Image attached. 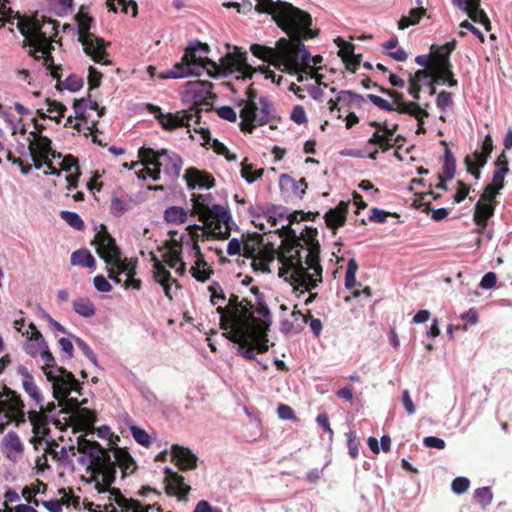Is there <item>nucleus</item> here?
Here are the masks:
<instances>
[{
    "instance_id": "nucleus-1",
    "label": "nucleus",
    "mask_w": 512,
    "mask_h": 512,
    "mask_svg": "<svg viewBox=\"0 0 512 512\" xmlns=\"http://www.w3.org/2000/svg\"><path fill=\"white\" fill-rule=\"evenodd\" d=\"M255 9L260 13L272 16L277 25L289 38H280L275 46L252 44L251 53L264 62H268L281 72L297 75V81H305L307 69L323 61L322 56H311L303 44V40L313 39L318 30L311 28L312 18L307 12L288 2L272 0H256Z\"/></svg>"
},
{
    "instance_id": "nucleus-2",
    "label": "nucleus",
    "mask_w": 512,
    "mask_h": 512,
    "mask_svg": "<svg viewBox=\"0 0 512 512\" xmlns=\"http://www.w3.org/2000/svg\"><path fill=\"white\" fill-rule=\"evenodd\" d=\"M78 453L83 454L79 462L87 465V480L94 484L99 494H106L108 503L104 504L105 512H149L154 505H142L139 501L128 499L119 490L110 489L115 480L116 469L119 468L122 477L131 475L137 470V464L125 448L113 447L109 451L99 443L89 441L81 436L77 438V447H62V458H69Z\"/></svg>"
},
{
    "instance_id": "nucleus-3",
    "label": "nucleus",
    "mask_w": 512,
    "mask_h": 512,
    "mask_svg": "<svg viewBox=\"0 0 512 512\" xmlns=\"http://www.w3.org/2000/svg\"><path fill=\"white\" fill-rule=\"evenodd\" d=\"M251 291L256 295L255 303L239 300L232 294L226 306L216 308L225 337L238 344L239 355L248 360H254L257 353L268 351L267 332L272 322L269 309L258 296V289L254 287Z\"/></svg>"
},
{
    "instance_id": "nucleus-4",
    "label": "nucleus",
    "mask_w": 512,
    "mask_h": 512,
    "mask_svg": "<svg viewBox=\"0 0 512 512\" xmlns=\"http://www.w3.org/2000/svg\"><path fill=\"white\" fill-rule=\"evenodd\" d=\"M227 52L220 59V63L206 57L209 52V46L205 43H191L185 50L184 56L180 63L167 73L169 78H183L190 75L199 76L203 71H207L209 75L216 77L219 75L234 76L236 79H251L254 73L260 72L266 79H271L273 83L279 85L282 75H276L274 71L268 67L253 69L247 63V53L241 51L237 46L226 44Z\"/></svg>"
},
{
    "instance_id": "nucleus-5",
    "label": "nucleus",
    "mask_w": 512,
    "mask_h": 512,
    "mask_svg": "<svg viewBox=\"0 0 512 512\" xmlns=\"http://www.w3.org/2000/svg\"><path fill=\"white\" fill-rule=\"evenodd\" d=\"M320 245L317 240L308 236L285 245L280 253L279 276L290 281L294 290L301 293L309 292L305 305L311 304L317 293L311 291L322 282V267L319 263Z\"/></svg>"
},
{
    "instance_id": "nucleus-6",
    "label": "nucleus",
    "mask_w": 512,
    "mask_h": 512,
    "mask_svg": "<svg viewBox=\"0 0 512 512\" xmlns=\"http://www.w3.org/2000/svg\"><path fill=\"white\" fill-rule=\"evenodd\" d=\"M29 329L24 332V351L32 358L40 357L41 369L52 384L54 398L59 401L60 406L65 405V408L70 410L67 413H76L80 403L76 397L69 396L73 392L79 393L80 383L71 372L56 364L47 342L33 323L29 324Z\"/></svg>"
},
{
    "instance_id": "nucleus-7",
    "label": "nucleus",
    "mask_w": 512,
    "mask_h": 512,
    "mask_svg": "<svg viewBox=\"0 0 512 512\" xmlns=\"http://www.w3.org/2000/svg\"><path fill=\"white\" fill-rule=\"evenodd\" d=\"M17 27L24 36L23 47H29V55L35 59L43 58L44 65L50 70L53 78L59 79V68L54 65L50 56L52 39L57 35V23L54 20L21 19Z\"/></svg>"
},
{
    "instance_id": "nucleus-8",
    "label": "nucleus",
    "mask_w": 512,
    "mask_h": 512,
    "mask_svg": "<svg viewBox=\"0 0 512 512\" xmlns=\"http://www.w3.org/2000/svg\"><path fill=\"white\" fill-rule=\"evenodd\" d=\"M92 245L96 247V252L107 265L108 277L117 284L122 281L119 278L121 274L126 276L123 286L125 288H133L140 290L141 280L134 278L136 274V260L122 258L120 248L116 245L114 238L107 232L105 228L96 233Z\"/></svg>"
},
{
    "instance_id": "nucleus-9",
    "label": "nucleus",
    "mask_w": 512,
    "mask_h": 512,
    "mask_svg": "<svg viewBox=\"0 0 512 512\" xmlns=\"http://www.w3.org/2000/svg\"><path fill=\"white\" fill-rule=\"evenodd\" d=\"M210 89L211 84L203 81L189 82L186 85L184 97L186 100H191L193 102L195 108L194 116L197 118L196 122H199L200 113L202 111H210L212 108V104L208 100ZM155 110L156 118L165 130H173L178 127L189 126V121L193 117V114L187 115L184 112L164 114L159 108H155Z\"/></svg>"
},
{
    "instance_id": "nucleus-10",
    "label": "nucleus",
    "mask_w": 512,
    "mask_h": 512,
    "mask_svg": "<svg viewBox=\"0 0 512 512\" xmlns=\"http://www.w3.org/2000/svg\"><path fill=\"white\" fill-rule=\"evenodd\" d=\"M139 157L143 168L137 173L138 178L150 177L153 181H159L161 171L171 179L180 175L182 160L174 152L166 149L156 151L152 148L142 147L139 149ZM138 165L139 162H135L130 168H135Z\"/></svg>"
},
{
    "instance_id": "nucleus-11",
    "label": "nucleus",
    "mask_w": 512,
    "mask_h": 512,
    "mask_svg": "<svg viewBox=\"0 0 512 512\" xmlns=\"http://www.w3.org/2000/svg\"><path fill=\"white\" fill-rule=\"evenodd\" d=\"M210 197V194L192 195V213L204 224V227L197 228L206 230L213 237L226 239L230 234L231 215L222 205L209 206Z\"/></svg>"
},
{
    "instance_id": "nucleus-12",
    "label": "nucleus",
    "mask_w": 512,
    "mask_h": 512,
    "mask_svg": "<svg viewBox=\"0 0 512 512\" xmlns=\"http://www.w3.org/2000/svg\"><path fill=\"white\" fill-rule=\"evenodd\" d=\"M243 104L240 110L242 130L251 133L254 126L266 124L270 120L272 116L270 104L266 98L258 97L254 90L247 91V99Z\"/></svg>"
},
{
    "instance_id": "nucleus-13",
    "label": "nucleus",
    "mask_w": 512,
    "mask_h": 512,
    "mask_svg": "<svg viewBox=\"0 0 512 512\" xmlns=\"http://www.w3.org/2000/svg\"><path fill=\"white\" fill-rule=\"evenodd\" d=\"M76 21L78 24V39L85 53L96 63L108 64L104 40L89 31L92 18L85 13H79L76 16Z\"/></svg>"
},
{
    "instance_id": "nucleus-14",
    "label": "nucleus",
    "mask_w": 512,
    "mask_h": 512,
    "mask_svg": "<svg viewBox=\"0 0 512 512\" xmlns=\"http://www.w3.org/2000/svg\"><path fill=\"white\" fill-rule=\"evenodd\" d=\"M34 128L35 130L31 131L27 138L28 150L35 169H41L43 167V162L50 158L54 160L61 159L62 154L56 152L52 148V141L42 134L43 125H40L35 121Z\"/></svg>"
},
{
    "instance_id": "nucleus-15",
    "label": "nucleus",
    "mask_w": 512,
    "mask_h": 512,
    "mask_svg": "<svg viewBox=\"0 0 512 512\" xmlns=\"http://www.w3.org/2000/svg\"><path fill=\"white\" fill-rule=\"evenodd\" d=\"M23 408L22 400L14 391L8 388L0 390V433L12 421L17 425L25 422L26 414Z\"/></svg>"
},
{
    "instance_id": "nucleus-16",
    "label": "nucleus",
    "mask_w": 512,
    "mask_h": 512,
    "mask_svg": "<svg viewBox=\"0 0 512 512\" xmlns=\"http://www.w3.org/2000/svg\"><path fill=\"white\" fill-rule=\"evenodd\" d=\"M390 97L393 98L392 102L387 101L386 99L374 95L369 94L368 98L370 101L375 104L377 107L387 110V111H397L402 114H409L414 117L420 118L423 115H427V111L422 109L415 102H405L403 100V95L396 91H386Z\"/></svg>"
},
{
    "instance_id": "nucleus-17",
    "label": "nucleus",
    "mask_w": 512,
    "mask_h": 512,
    "mask_svg": "<svg viewBox=\"0 0 512 512\" xmlns=\"http://www.w3.org/2000/svg\"><path fill=\"white\" fill-rule=\"evenodd\" d=\"M433 67L434 71L437 72V79L443 81V83H447L450 87H454L457 85V81L453 78V73L451 71V65L449 62V55L445 54V50H442L441 47H437L433 53Z\"/></svg>"
},
{
    "instance_id": "nucleus-18",
    "label": "nucleus",
    "mask_w": 512,
    "mask_h": 512,
    "mask_svg": "<svg viewBox=\"0 0 512 512\" xmlns=\"http://www.w3.org/2000/svg\"><path fill=\"white\" fill-rule=\"evenodd\" d=\"M482 150V153L475 152L465 158L467 171L476 179H479L480 177V171L478 168L483 167L486 164L487 158L493 150V140L490 135L485 136L482 144Z\"/></svg>"
},
{
    "instance_id": "nucleus-19",
    "label": "nucleus",
    "mask_w": 512,
    "mask_h": 512,
    "mask_svg": "<svg viewBox=\"0 0 512 512\" xmlns=\"http://www.w3.org/2000/svg\"><path fill=\"white\" fill-rule=\"evenodd\" d=\"M55 405L48 404L46 407L43 405L39 410H30L28 412V419L32 425V430L37 438L43 439L49 433V419L46 412H52Z\"/></svg>"
},
{
    "instance_id": "nucleus-20",
    "label": "nucleus",
    "mask_w": 512,
    "mask_h": 512,
    "mask_svg": "<svg viewBox=\"0 0 512 512\" xmlns=\"http://www.w3.org/2000/svg\"><path fill=\"white\" fill-rule=\"evenodd\" d=\"M453 4L466 12L473 22L483 25L487 31L491 29L488 16L480 8V0H453Z\"/></svg>"
},
{
    "instance_id": "nucleus-21",
    "label": "nucleus",
    "mask_w": 512,
    "mask_h": 512,
    "mask_svg": "<svg viewBox=\"0 0 512 512\" xmlns=\"http://www.w3.org/2000/svg\"><path fill=\"white\" fill-rule=\"evenodd\" d=\"M164 482L167 494L176 495L179 499H185L191 490L184 477L169 468L165 470Z\"/></svg>"
},
{
    "instance_id": "nucleus-22",
    "label": "nucleus",
    "mask_w": 512,
    "mask_h": 512,
    "mask_svg": "<svg viewBox=\"0 0 512 512\" xmlns=\"http://www.w3.org/2000/svg\"><path fill=\"white\" fill-rule=\"evenodd\" d=\"M153 277L157 283H159L164 290L165 295L169 298H173L172 286H175V290L180 288L177 280L172 279L170 272L165 266L156 258H153Z\"/></svg>"
},
{
    "instance_id": "nucleus-23",
    "label": "nucleus",
    "mask_w": 512,
    "mask_h": 512,
    "mask_svg": "<svg viewBox=\"0 0 512 512\" xmlns=\"http://www.w3.org/2000/svg\"><path fill=\"white\" fill-rule=\"evenodd\" d=\"M24 446L15 433H8L2 441V452L11 462H18L22 456Z\"/></svg>"
},
{
    "instance_id": "nucleus-24",
    "label": "nucleus",
    "mask_w": 512,
    "mask_h": 512,
    "mask_svg": "<svg viewBox=\"0 0 512 512\" xmlns=\"http://www.w3.org/2000/svg\"><path fill=\"white\" fill-rule=\"evenodd\" d=\"M173 461L181 470L194 469L197 466V456L188 448L173 445L171 448Z\"/></svg>"
},
{
    "instance_id": "nucleus-25",
    "label": "nucleus",
    "mask_w": 512,
    "mask_h": 512,
    "mask_svg": "<svg viewBox=\"0 0 512 512\" xmlns=\"http://www.w3.org/2000/svg\"><path fill=\"white\" fill-rule=\"evenodd\" d=\"M185 180L189 189H210L214 186V179L206 172L196 168H189L185 172Z\"/></svg>"
},
{
    "instance_id": "nucleus-26",
    "label": "nucleus",
    "mask_w": 512,
    "mask_h": 512,
    "mask_svg": "<svg viewBox=\"0 0 512 512\" xmlns=\"http://www.w3.org/2000/svg\"><path fill=\"white\" fill-rule=\"evenodd\" d=\"M494 210V203L483 201L481 199H479V201L476 203L473 220L478 225V233H482L486 228L488 219L493 216Z\"/></svg>"
},
{
    "instance_id": "nucleus-27",
    "label": "nucleus",
    "mask_w": 512,
    "mask_h": 512,
    "mask_svg": "<svg viewBox=\"0 0 512 512\" xmlns=\"http://www.w3.org/2000/svg\"><path fill=\"white\" fill-rule=\"evenodd\" d=\"M182 246L178 242H173L163 254L164 262L176 273L183 275L185 272V263L181 259Z\"/></svg>"
},
{
    "instance_id": "nucleus-28",
    "label": "nucleus",
    "mask_w": 512,
    "mask_h": 512,
    "mask_svg": "<svg viewBox=\"0 0 512 512\" xmlns=\"http://www.w3.org/2000/svg\"><path fill=\"white\" fill-rule=\"evenodd\" d=\"M58 160L60 161L58 165L61 168V170L68 173V175L66 176V181L68 184L67 188H76L80 176L79 167L76 159L71 155H67L65 157L62 156L61 159Z\"/></svg>"
},
{
    "instance_id": "nucleus-29",
    "label": "nucleus",
    "mask_w": 512,
    "mask_h": 512,
    "mask_svg": "<svg viewBox=\"0 0 512 512\" xmlns=\"http://www.w3.org/2000/svg\"><path fill=\"white\" fill-rule=\"evenodd\" d=\"M348 207V203L340 202L335 208L327 211V213L325 214V220L328 227L332 229H337L343 226L346 221Z\"/></svg>"
},
{
    "instance_id": "nucleus-30",
    "label": "nucleus",
    "mask_w": 512,
    "mask_h": 512,
    "mask_svg": "<svg viewBox=\"0 0 512 512\" xmlns=\"http://www.w3.org/2000/svg\"><path fill=\"white\" fill-rule=\"evenodd\" d=\"M22 386L31 400L34 401L36 407L42 408L44 405V397L30 373L24 374V378L22 379Z\"/></svg>"
},
{
    "instance_id": "nucleus-31",
    "label": "nucleus",
    "mask_w": 512,
    "mask_h": 512,
    "mask_svg": "<svg viewBox=\"0 0 512 512\" xmlns=\"http://www.w3.org/2000/svg\"><path fill=\"white\" fill-rule=\"evenodd\" d=\"M45 103L46 109H38L37 114L43 119L49 118L59 122L60 119L64 116L66 107L63 104L50 99H46Z\"/></svg>"
},
{
    "instance_id": "nucleus-32",
    "label": "nucleus",
    "mask_w": 512,
    "mask_h": 512,
    "mask_svg": "<svg viewBox=\"0 0 512 512\" xmlns=\"http://www.w3.org/2000/svg\"><path fill=\"white\" fill-rule=\"evenodd\" d=\"M409 79L416 83H420L421 85L422 83L428 84L431 87V94L435 92V83L444 84L442 80L437 79V72L434 71L433 66L430 69L418 70L413 75H410Z\"/></svg>"
},
{
    "instance_id": "nucleus-33",
    "label": "nucleus",
    "mask_w": 512,
    "mask_h": 512,
    "mask_svg": "<svg viewBox=\"0 0 512 512\" xmlns=\"http://www.w3.org/2000/svg\"><path fill=\"white\" fill-rule=\"evenodd\" d=\"M336 42H337V45L340 47L339 53L342 56V58L346 64V68L348 70L355 71L356 66L358 65L359 62L354 57L353 45L350 43L344 42L342 39H337Z\"/></svg>"
},
{
    "instance_id": "nucleus-34",
    "label": "nucleus",
    "mask_w": 512,
    "mask_h": 512,
    "mask_svg": "<svg viewBox=\"0 0 512 512\" xmlns=\"http://www.w3.org/2000/svg\"><path fill=\"white\" fill-rule=\"evenodd\" d=\"M71 264L73 266H84L94 268L96 265L93 255L85 249L76 250L71 254Z\"/></svg>"
},
{
    "instance_id": "nucleus-35",
    "label": "nucleus",
    "mask_w": 512,
    "mask_h": 512,
    "mask_svg": "<svg viewBox=\"0 0 512 512\" xmlns=\"http://www.w3.org/2000/svg\"><path fill=\"white\" fill-rule=\"evenodd\" d=\"M74 311L85 318L95 315L96 309L93 302L89 298L80 297L73 301Z\"/></svg>"
},
{
    "instance_id": "nucleus-36",
    "label": "nucleus",
    "mask_w": 512,
    "mask_h": 512,
    "mask_svg": "<svg viewBox=\"0 0 512 512\" xmlns=\"http://www.w3.org/2000/svg\"><path fill=\"white\" fill-rule=\"evenodd\" d=\"M164 218L171 224H183L187 220V211L181 207L172 206L165 210Z\"/></svg>"
},
{
    "instance_id": "nucleus-37",
    "label": "nucleus",
    "mask_w": 512,
    "mask_h": 512,
    "mask_svg": "<svg viewBox=\"0 0 512 512\" xmlns=\"http://www.w3.org/2000/svg\"><path fill=\"white\" fill-rule=\"evenodd\" d=\"M424 14L425 9L422 7L411 9L409 15L402 16L401 19L398 21V28L406 29L409 26L417 24Z\"/></svg>"
},
{
    "instance_id": "nucleus-38",
    "label": "nucleus",
    "mask_w": 512,
    "mask_h": 512,
    "mask_svg": "<svg viewBox=\"0 0 512 512\" xmlns=\"http://www.w3.org/2000/svg\"><path fill=\"white\" fill-rule=\"evenodd\" d=\"M107 6L113 12H117L118 6H122V12L125 14H128L130 9L133 16L137 14V5L133 0H107Z\"/></svg>"
},
{
    "instance_id": "nucleus-39",
    "label": "nucleus",
    "mask_w": 512,
    "mask_h": 512,
    "mask_svg": "<svg viewBox=\"0 0 512 512\" xmlns=\"http://www.w3.org/2000/svg\"><path fill=\"white\" fill-rule=\"evenodd\" d=\"M252 258V267L255 271H260L262 273L269 272V262L273 260V255H262V252H257L256 255Z\"/></svg>"
},
{
    "instance_id": "nucleus-40",
    "label": "nucleus",
    "mask_w": 512,
    "mask_h": 512,
    "mask_svg": "<svg viewBox=\"0 0 512 512\" xmlns=\"http://www.w3.org/2000/svg\"><path fill=\"white\" fill-rule=\"evenodd\" d=\"M456 163L450 150L445 151V162L443 165V173L440 176L442 180H451L455 175Z\"/></svg>"
},
{
    "instance_id": "nucleus-41",
    "label": "nucleus",
    "mask_w": 512,
    "mask_h": 512,
    "mask_svg": "<svg viewBox=\"0 0 512 512\" xmlns=\"http://www.w3.org/2000/svg\"><path fill=\"white\" fill-rule=\"evenodd\" d=\"M377 130L373 133V135L369 138V144H376L383 151H387L394 146V143H391L387 140V134H385L381 128H376Z\"/></svg>"
},
{
    "instance_id": "nucleus-42",
    "label": "nucleus",
    "mask_w": 512,
    "mask_h": 512,
    "mask_svg": "<svg viewBox=\"0 0 512 512\" xmlns=\"http://www.w3.org/2000/svg\"><path fill=\"white\" fill-rule=\"evenodd\" d=\"M60 217L72 228L78 231L83 230L84 222L77 213L71 211H61Z\"/></svg>"
},
{
    "instance_id": "nucleus-43",
    "label": "nucleus",
    "mask_w": 512,
    "mask_h": 512,
    "mask_svg": "<svg viewBox=\"0 0 512 512\" xmlns=\"http://www.w3.org/2000/svg\"><path fill=\"white\" fill-rule=\"evenodd\" d=\"M241 175L248 183H252L263 175V169L255 170L251 164L242 162Z\"/></svg>"
},
{
    "instance_id": "nucleus-44",
    "label": "nucleus",
    "mask_w": 512,
    "mask_h": 512,
    "mask_svg": "<svg viewBox=\"0 0 512 512\" xmlns=\"http://www.w3.org/2000/svg\"><path fill=\"white\" fill-rule=\"evenodd\" d=\"M90 107L92 110H99V106L97 102H92L91 100L80 99L74 101V110L76 117H84V113L87 107Z\"/></svg>"
},
{
    "instance_id": "nucleus-45",
    "label": "nucleus",
    "mask_w": 512,
    "mask_h": 512,
    "mask_svg": "<svg viewBox=\"0 0 512 512\" xmlns=\"http://www.w3.org/2000/svg\"><path fill=\"white\" fill-rule=\"evenodd\" d=\"M131 430V433H132V436L133 438L135 439V441L144 446V447H149L151 445V437L148 435V433L137 427V426H132L130 428Z\"/></svg>"
},
{
    "instance_id": "nucleus-46",
    "label": "nucleus",
    "mask_w": 512,
    "mask_h": 512,
    "mask_svg": "<svg viewBox=\"0 0 512 512\" xmlns=\"http://www.w3.org/2000/svg\"><path fill=\"white\" fill-rule=\"evenodd\" d=\"M493 494L489 487H482L475 490V499L483 507L489 505Z\"/></svg>"
},
{
    "instance_id": "nucleus-47",
    "label": "nucleus",
    "mask_w": 512,
    "mask_h": 512,
    "mask_svg": "<svg viewBox=\"0 0 512 512\" xmlns=\"http://www.w3.org/2000/svg\"><path fill=\"white\" fill-rule=\"evenodd\" d=\"M209 291L211 293L210 302L212 305L219 306L220 303H223L226 300L223 290L219 284L214 283L209 286Z\"/></svg>"
},
{
    "instance_id": "nucleus-48",
    "label": "nucleus",
    "mask_w": 512,
    "mask_h": 512,
    "mask_svg": "<svg viewBox=\"0 0 512 512\" xmlns=\"http://www.w3.org/2000/svg\"><path fill=\"white\" fill-rule=\"evenodd\" d=\"M470 481L466 477H456L451 484V489L455 494H462L468 490Z\"/></svg>"
},
{
    "instance_id": "nucleus-49",
    "label": "nucleus",
    "mask_w": 512,
    "mask_h": 512,
    "mask_svg": "<svg viewBox=\"0 0 512 512\" xmlns=\"http://www.w3.org/2000/svg\"><path fill=\"white\" fill-rule=\"evenodd\" d=\"M370 125L375 127V128H381L382 131L387 134V140L391 143H396L397 142V138H395V132H396V129H397V125L394 124L392 127H388L385 123L384 124H381L379 122H376V121H372L370 122Z\"/></svg>"
},
{
    "instance_id": "nucleus-50",
    "label": "nucleus",
    "mask_w": 512,
    "mask_h": 512,
    "mask_svg": "<svg viewBox=\"0 0 512 512\" xmlns=\"http://www.w3.org/2000/svg\"><path fill=\"white\" fill-rule=\"evenodd\" d=\"M370 125L375 127V128H381L382 131L387 134V140L391 143H396L397 142V138H395V132H396V129H397V125L394 124L392 127H388L385 123L384 124H381L379 122H376V121H372L370 122Z\"/></svg>"
},
{
    "instance_id": "nucleus-51",
    "label": "nucleus",
    "mask_w": 512,
    "mask_h": 512,
    "mask_svg": "<svg viewBox=\"0 0 512 512\" xmlns=\"http://www.w3.org/2000/svg\"><path fill=\"white\" fill-rule=\"evenodd\" d=\"M76 342V345L78 346V348L81 350V352L93 363V364H97V359H96V356L94 354V352L92 351V349L89 347V345L84 342L82 339L80 338H76L75 340Z\"/></svg>"
},
{
    "instance_id": "nucleus-52",
    "label": "nucleus",
    "mask_w": 512,
    "mask_h": 512,
    "mask_svg": "<svg viewBox=\"0 0 512 512\" xmlns=\"http://www.w3.org/2000/svg\"><path fill=\"white\" fill-rule=\"evenodd\" d=\"M94 287L100 292H110L112 285L103 275H97L93 279Z\"/></svg>"
},
{
    "instance_id": "nucleus-53",
    "label": "nucleus",
    "mask_w": 512,
    "mask_h": 512,
    "mask_svg": "<svg viewBox=\"0 0 512 512\" xmlns=\"http://www.w3.org/2000/svg\"><path fill=\"white\" fill-rule=\"evenodd\" d=\"M110 209L113 215L120 216L126 211V202L118 197H113Z\"/></svg>"
},
{
    "instance_id": "nucleus-54",
    "label": "nucleus",
    "mask_w": 512,
    "mask_h": 512,
    "mask_svg": "<svg viewBox=\"0 0 512 512\" xmlns=\"http://www.w3.org/2000/svg\"><path fill=\"white\" fill-rule=\"evenodd\" d=\"M304 322L309 324L310 329L312 330L315 336H319L322 332V322L320 319L313 318L310 314L304 317Z\"/></svg>"
},
{
    "instance_id": "nucleus-55",
    "label": "nucleus",
    "mask_w": 512,
    "mask_h": 512,
    "mask_svg": "<svg viewBox=\"0 0 512 512\" xmlns=\"http://www.w3.org/2000/svg\"><path fill=\"white\" fill-rule=\"evenodd\" d=\"M500 189L493 184H489L485 187L483 193L480 196V199L483 201L494 203V199Z\"/></svg>"
},
{
    "instance_id": "nucleus-56",
    "label": "nucleus",
    "mask_w": 512,
    "mask_h": 512,
    "mask_svg": "<svg viewBox=\"0 0 512 512\" xmlns=\"http://www.w3.org/2000/svg\"><path fill=\"white\" fill-rule=\"evenodd\" d=\"M282 182H291L294 186L295 193H297L300 197L305 193V190L307 188V184L303 179L299 181H293L289 176L283 175L281 177Z\"/></svg>"
},
{
    "instance_id": "nucleus-57",
    "label": "nucleus",
    "mask_w": 512,
    "mask_h": 512,
    "mask_svg": "<svg viewBox=\"0 0 512 512\" xmlns=\"http://www.w3.org/2000/svg\"><path fill=\"white\" fill-rule=\"evenodd\" d=\"M217 114L220 118L230 121V122L236 121V118H237L236 112L229 106L220 107L217 110Z\"/></svg>"
},
{
    "instance_id": "nucleus-58",
    "label": "nucleus",
    "mask_w": 512,
    "mask_h": 512,
    "mask_svg": "<svg viewBox=\"0 0 512 512\" xmlns=\"http://www.w3.org/2000/svg\"><path fill=\"white\" fill-rule=\"evenodd\" d=\"M423 443L426 447L436 448L439 450L444 449L446 446L445 441L443 439L434 436L425 437Z\"/></svg>"
},
{
    "instance_id": "nucleus-59",
    "label": "nucleus",
    "mask_w": 512,
    "mask_h": 512,
    "mask_svg": "<svg viewBox=\"0 0 512 512\" xmlns=\"http://www.w3.org/2000/svg\"><path fill=\"white\" fill-rule=\"evenodd\" d=\"M291 119L297 124H303L307 122L305 110L302 106H295L291 113Z\"/></svg>"
},
{
    "instance_id": "nucleus-60",
    "label": "nucleus",
    "mask_w": 512,
    "mask_h": 512,
    "mask_svg": "<svg viewBox=\"0 0 512 512\" xmlns=\"http://www.w3.org/2000/svg\"><path fill=\"white\" fill-rule=\"evenodd\" d=\"M496 281H497V277H496L495 273L488 272L482 277L479 286L482 289H491L496 285Z\"/></svg>"
},
{
    "instance_id": "nucleus-61",
    "label": "nucleus",
    "mask_w": 512,
    "mask_h": 512,
    "mask_svg": "<svg viewBox=\"0 0 512 512\" xmlns=\"http://www.w3.org/2000/svg\"><path fill=\"white\" fill-rule=\"evenodd\" d=\"M402 403L408 415H413L415 413L416 408L408 390H404L402 393Z\"/></svg>"
},
{
    "instance_id": "nucleus-62",
    "label": "nucleus",
    "mask_w": 512,
    "mask_h": 512,
    "mask_svg": "<svg viewBox=\"0 0 512 512\" xmlns=\"http://www.w3.org/2000/svg\"><path fill=\"white\" fill-rule=\"evenodd\" d=\"M83 85L81 78L77 76H70L64 82V87L70 91H78Z\"/></svg>"
},
{
    "instance_id": "nucleus-63",
    "label": "nucleus",
    "mask_w": 512,
    "mask_h": 512,
    "mask_svg": "<svg viewBox=\"0 0 512 512\" xmlns=\"http://www.w3.org/2000/svg\"><path fill=\"white\" fill-rule=\"evenodd\" d=\"M258 243L255 239H248L242 244V250L248 257L256 255Z\"/></svg>"
},
{
    "instance_id": "nucleus-64",
    "label": "nucleus",
    "mask_w": 512,
    "mask_h": 512,
    "mask_svg": "<svg viewBox=\"0 0 512 512\" xmlns=\"http://www.w3.org/2000/svg\"><path fill=\"white\" fill-rule=\"evenodd\" d=\"M193 512H222L219 508H213L207 501L197 503Z\"/></svg>"
}]
</instances>
